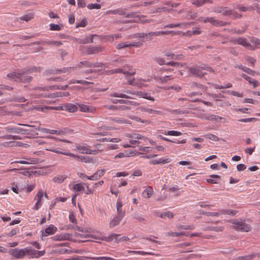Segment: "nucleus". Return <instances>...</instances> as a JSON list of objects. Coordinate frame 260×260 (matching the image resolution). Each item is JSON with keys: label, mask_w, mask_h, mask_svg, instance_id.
<instances>
[{"label": "nucleus", "mask_w": 260, "mask_h": 260, "mask_svg": "<svg viewBox=\"0 0 260 260\" xmlns=\"http://www.w3.org/2000/svg\"><path fill=\"white\" fill-rule=\"evenodd\" d=\"M57 230V229L53 224H50L45 231H42V236H48L54 234Z\"/></svg>", "instance_id": "13"}, {"label": "nucleus", "mask_w": 260, "mask_h": 260, "mask_svg": "<svg viewBox=\"0 0 260 260\" xmlns=\"http://www.w3.org/2000/svg\"><path fill=\"white\" fill-rule=\"evenodd\" d=\"M80 110L83 112H93L95 109L94 107L92 106H88L83 104L79 105Z\"/></svg>", "instance_id": "18"}, {"label": "nucleus", "mask_w": 260, "mask_h": 260, "mask_svg": "<svg viewBox=\"0 0 260 260\" xmlns=\"http://www.w3.org/2000/svg\"><path fill=\"white\" fill-rule=\"evenodd\" d=\"M11 255L16 258H22L25 255H28L29 258L32 257V250L30 248H25L24 249H12L9 251Z\"/></svg>", "instance_id": "1"}, {"label": "nucleus", "mask_w": 260, "mask_h": 260, "mask_svg": "<svg viewBox=\"0 0 260 260\" xmlns=\"http://www.w3.org/2000/svg\"><path fill=\"white\" fill-rule=\"evenodd\" d=\"M40 128V124L39 122L34 121V139L40 137V132L38 131L39 129H42Z\"/></svg>", "instance_id": "22"}, {"label": "nucleus", "mask_w": 260, "mask_h": 260, "mask_svg": "<svg viewBox=\"0 0 260 260\" xmlns=\"http://www.w3.org/2000/svg\"><path fill=\"white\" fill-rule=\"evenodd\" d=\"M243 103H250L252 104H256L257 102L252 99L246 98L244 100Z\"/></svg>", "instance_id": "61"}, {"label": "nucleus", "mask_w": 260, "mask_h": 260, "mask_svg": "<svg viewBox=\"0 0 260 260\" xmlns=\"http://www.w3.org/2000/svg\"><path fill=\"white\" fill-rule=\"evenodd\" d=\"M204 214L209 216H218L221 214V211L219 212H206L204 213Z\"/></svg>", "instance_id": "52"}, {"label": "nucleus", "mask_w": 260, "mask_h": 260, "mask_svg": "<svg viewBox=\"0 0 260 260\" xmlns=\"http://www.w3.org/2000/svg\"><path fill=\"white\" fill-rule=\"evenodd\" d=\"M252 43L255 45V46H260V40L256 38H252L251 39Z\"/></svg>", "instance_id": "63"}, {"label": "nucleus", "mask_w": 260, "mask_h": 260, "mask_svg": "<svg viewBox=\"0 0 260 260\" xmlns=\"http://www.w3.org/2000/svg\"><path fill=\"white\" fill-rule=\"evenodd\" d=\"M63 154L65 155H67V156H71V157H74L75 158H76L78 160H80V159H79V157H81V155H75V154H73L72 153H70V152H64V153H63Z\"/></svg>", "instance_id": "59"}, {"label": "nucleus", "mask_w": 260, "mask_h": 260, "mask_svg": "<svg viewBox=\"0 0 260 260\" xmlns=\"http://www.w3.org/2000/svg\"><path fill=\"white\" fill-rule=\"evenodd\" d=\"M73 132V131L72 129H69L68 128H64L62 130L59 131V133H61L60 135L67 134H71Z\"/></svg>", "instance_id": "57"}, {"label": "nucleus", "mask_w": 260, "mask_h": 260, "mask_svg": "<svg viewBox=\"0 0 260 260\" xmlns=\"http://www.w3.org/2000/svg\"><path fill=\"white\" fill-rule=\"evenodd\" d=\"M79 159H80V160L82 162L86 163L90 162L89 158L85 156L81 155V157H79Z\"/></svg>", "instance_id": "62"}, {"label": "nucleus", "mask_w": 260, "mask_h": 260, "mask_svg": "<svg viewBox=\"0 0 260 260\" xmlns=\"http://www.w3.org/2000/svg\"><path fill=\"white\" fill-rule=\"evenodd\" d=\"M68 88V85H66L64 86L62 85H53L50 86H45L43 87H36L34 88V90L36 91L38 89L44 91H48L50 89H58V90H65Z\"/></svg>", "instance_id": "9"}, {"label": "nucleus", "mask_w": 260, "mask_h": 260, "mask_svg": "<svg viewBox=\"0 0 260 260\" xmlns=\"http://www.w3.org/2000/svg\"><path fill=\"white\" fill-rule=\"evenodd\" d=\"M205 137L206 138L211 140L212 141H216L218 140V137L216 136H215L213 134H207L206 135H205Z\"/></svg>", "instance_id": "54"}, {"label": "nucleus", "mask_w": 260, "mask_h": 260, "mask_svg": "<svg viewBox=\"0 0 260 260\" xmlns=\"http://www.w3.org/2000/svg\"><path fill=\"white\" fill-rule=\"evenodd\" d=\"M230 222L234 224V228L237 231L248 232L251 230V226L247 224L244 220L234 219L231 220Z\"/></svg>", "instance_id": "2"}, {"label": "nucleus", "mask_w": 260, "mask_h": 260, "mask_svg": "<svg viewBox=\"0 0 260 260\" xmlns=\"http://www.w3.org/2000/svg\"><path fill=\"white\" fill-rule=\"evenodd\" d=\"M246 60L247 61V63L250 64H254L256 63V60L252 57L247 56Z\"/></svg>", "instance_id": "64"}, {"label": "nucleus", "mask_w": 260, "mask_h": 260, "mask_svg": "<svg viewBox=\"0 0 260 260\" xmlns=\"http://www.w3.org/2000/svg\"><path fill=\"white\" fill-rule=\"evenodd\" d=\"M101 142H118L120 141V139L118 138H102L100 140Z\"/></svg>", "instance_id": "51"}, {"label": "nucleus", "mask_w": 260, "mask_h": 260, "mask_svg": "<svg viewBox=\"0 0 260 260\" xmlns=\"http://www.w3.org/2000/svg\"><path fill=\"white\" fill-rule=\"evenodd\" d=\"M131 252L135 253V254H139L141 255H155L156 256H160V255L158 253H154L151 252H145L143 251H132Z\"/></svg>", "instance_id": "30"}, {"label": "nucleus", "mask_w": 260, "mask_h": 260, "mask_svg": "<svg viewBox=\"0 0 260 260\" xmlns=\"http://www.w3.org/2000/svg\"><path fill=\"white\" fill-rule=\"evenodd\" d=\"M54 241H60L66 239V236L63 235H55L52 238Z\"/></svg>", "instance_id": "55"}, {"label": "nucleus", "mask_w": 260, "mask_h": 260, "mask_svg": "<svg viewBox=\"0 0 260 260\" xmlns=\"http://www.w3.org/2000/svg\"><path fill=\"white\" fill-rule=\"evenodd\" d=\"M110 95L112 97H117L125 99H130L131 97L124 93H119L116 92H112L110 94Z\"/></svg>", "instance_id": "31"}, {"label": "nucleus", "mask_w": 260, "mask_h": 260, "mask_svg": "<svg viewBox=\"0 0 260 260\" xmlns=\"http://www.w3.org/2000/svg\"><path fill=\"white\" fill-rule=\"evenodd\" d=\"M123 218V216H120V215H117L109 223V227L112 228L116 225H117L119 224Z\"/></svg>", "instance_id": "19"}, {"label": "nucleus", "mask_w": 260, "mask_h": 260, "mask_svg": "<svg viewBox=\"0 0 260 260\" xmlns=\"http://www.w3.org/2000/svg\"><path fill=\"white\" fill-rule=\"evenodd\" d=\"M44 195V192L42 190H40L38 191L36 196H35V200H37V202L35 205V208L36 209H38L42 205L41 203L42 198Z\"/></svg>", "instance_id": "16"}, {"label": "nucleus", "mask_w": 260, "mask_h": 260, "mask_svg": "<svg viewBox=\"0 0 260 260\" xmlns=\"http://www.w3.org/2000/svg\"><path fill=\"white\" fill-rule=\"evenodd\" d=\"M1 138L3 139H13V140H19L20 139V137L16 135H7L3 136L1 137Z\"/></svg>", "instance_id": "40"}, {"label": "nucleus", "mask_w": 260, "mask_h": 260, "mask_svg": "<svg viewBox=\"0 0 260 260\" xmlns=\"http://www.w3.org/2000/svg\"><path fill=\"white\" fill-rule=\"evenodd\" d=\"M171 161V160L169 158H165L164 159H159L158 160L157 159H153L149 161V164L151 165H156V164H166L168 162H169Z\"/></svg>", "instance_id": "26"}, {"label": "nucleus", "mask_w": 260, "mask_h": 260, "mask_svg": "<svg viewBox=\"0 0 260 260\" xmlns=\"http://www.w3.org/2000/svg\"><path fill=\"white\" fill-rule=\"evenodd\" d=\"M233 44H237L248 48L249 49H253L249 43L248 42L247 40L244 38H239L238 39H233L232 41Z\"/></svg>", "instance_id": "8"}, {"label": "nucleus", "mask_w": 260, "mask_h": 260, "mask_svg": "<svg viewBox=\"0 0 260 260\" xmlns=\"http://www.w3.org/2000/svg\"><path fill=\"white\" fill-rule=\"evenodd\" d=\"M156 216L161 218H165L166 217H168L170 219L174 217L173 214L170 211L165 212L164 213H157Z\"/></svg>", "instance_id": "25"}, {"label": "nucleus", "mask_w": 260, "mask_h": 260, "mask_svg": "<svg viewBox=\"0 0 260 260\" xmlns=\"http://www.w3.org/2000/svg\"><path fill=\"white\" fill-rule=\"evenodd\" d=\"M66 107V109L70 112H75L77 110V107L74 104H68Z\"/></svg>", "instance_id": "41"}, {"label": "nucleus", "mask_w": 260, "mask_h": 260, "mask_svg": "<svg viewBox=\"0 0 260 260\" xmlns=\"http://www.w3.org/2000/svg\"><path fill=\"white\" fill-rule=\"evenodd\" d=\"M239 68L250 75H253L254 71L248 68L246 66H239Z\"/></svg>", "instance_id": "44"}, {"label": "nucleus", "mask_w": 260, "mask_h": 260, "mask_svg": "<svg viewBox=\"0 0 260 260\" xmlns=\"http://www.w3.org/2000/svg\"><path fill=\"white\" fill-rule=\"evenodd\" d=\"M87 24V20L86 19H83L79 23H77L76 28L79 27H85Z\"/></svg>", "instance_id": "58"}, {"label": "nucleus", "mask_w": 260, "mask_h": 260, "mask_svg": "<svg viewBox=\"0 0 260 260\" xmlns=\"http://www.w3.org/2000/svg\"><path fill=\"white\" fill-rule=\"evenodd\" d=\"M188 70L191 74L199 77H202L206 74V70L213 72L212 69L209 66H207L206 68L201 66H193L188 68Z\"/></svg>", "instance_id": "4"}, {"label": "nucleus", "mask_w": 260, "mask_h": 260, "mask_svg": "<svg viewBox=\"0 0 260 260\" xmlns=\"http://www.w3.org/2000/svg\"><path fill=\"white\" fill-rule=\"evenodd\" d=\"M46 149L48 151H50L55 152V153H58V154H63V153H64V152L60 150V149L54 148V147H48V148H46Z\"/></svg>", "instance_id": "50"}, {"label": "nucleus", "mask_w": 260, "mask_h": 260, "mask_svg": "<svg viewBox=\"0 0 260 260\" xmlns=\"http://www.w3.org/2000/svg\"><path fill=\"white\" fill-rule=\"evenodd\" d=\"M214 120L217 122H223V123H225L226 122V120L225 118L220 117L219 116H216V115H215Z\"/></svg>", "instance_id": "60"}, {"label": "nucleus", "mask_w": 260, "mask_h": 260, "mask_svg": "<svg viewBox=\"0 0 260 260\" xmlns=\"http://www.w3.org/2000/svg\"><path fill=\"white\" fill-rule=\"evenodd\" d=\"M66 70H68V69H64L63 70H48V71H46L44 72V75L46 76H49L52 74H60L62 72H65Z\"/></svg>", "instance_id": "27"}, {"label": "nucleus", "mask_w": 260, "mask_h": 260, "mask_svg": "<svg viewBox=\"0 0 260 260\" xmlns=\"http://www.w3.org/2000/svg\"><path fill=\"white\" fill-rule=\"evenodd\" d=\"M238 211L235 210H222L221 211V214H228L235 216Z\"/></svg>", "instance_id": "38"}, {"label": "nucleus", "mask_w": 260, "mask_h": 260, "mask_svg": "<svg viewBox=\"0 0 260 260\" xmlns=\"http://www.w3.org/2000/svg\"><path fill=\"white\" fill-rule=\"evenodd\" d=\"M50 30H60L63 27V25L61 24H56L54 23H51L49 24Z\"/></svg>", "instance_id": "33"}, {"label": "nucleus", "mask_w": 260, "mask_h": 260, "mask_svg": "<svg viewBox=\"0 0 260 260\" xmlns=\"http://www.w3.org/2000/svg\"><path fill=\"white\" fill-rule=\"evenodd\" d=\"M122 203L121 202L118 201L116 204V209L117 212V215L120 216H123L125 215V212L122 211Z\"/></svg>", "instance_id": "28"}, {"label": "nucleus", "mask_w": 260, "mask_h": 260, "mask_svg": "<svg viewBox=\"0 0 260 260\" xmlns=\"http://www.w3.org/2000/svg\"><path fill=\"white\" fill-rule=\"evenodd\" d=\"M88 9H100L101 8V5L98 4H90L87 6Z\"/></svg>", "instance_id": "46"}, {"label": "nucleus", "mask_w": 260, "mask_h": 260, "mask_svg": "<svg viewBox=\"0 0 260 260\" xmlns=\"http://www.w3.org/2000/svg\"><path fill=\"white\" fill-rule=\"evenodd\" d=\"M43 44L44 45H53L59 47L62 45V43L61 42L57 41H45L43 42Z\"/></svg>", "instance_id": "29"}, {"label": "nucleus", "mask_w": 260, "mask_h": 260, "mask_svg": "<svg viewBox=\"0 0 260 260\" xmlns=\"http://www.w3.org/2000/svg\"><path fill=\"white\" fill-rule=\"evenodd\" d=\"M48 173V170L45 168H38L34 166V176L45 175Z\"/></svg>", "instance_id": "14"}, {"label": "nucleus", "mask_w": 260, "mask_h": 260, "mask_svg": "<svg viewBox=\"0 0 260 260\" xmlns=\"http://www.w3.org/2000/svg\"><path fill=\"white\" fill-rule=\"evenodd\" d=\"M53 108L52 107L44 106L42 107L40 106H34V109H35L39 111H43L45 112L48 109H52Z\"/></svg>", "instance_id": "37"}, {"label": "nucleus", "mask_w": 260, "mask_h": 260, "mask_svg": "<svg viewBox=\"0 0 260 260\" xmlns=\"http://www.w3.org/2000/svg\"><path fill=\"white\" fill-rule=\"evenodd\" d=\"M64 179H65V177H63V176H62V175H58L57 176L55 177L53 179V181L54 182H56V183H61L63 181Z\"/></svg>", "instance_id": "49"}, {"label": "nucleus", "mask_w": 260, "mask_h": 260, "mask_svg": "<svg viewBox=\"0 0 260 260\" xmlns=\"http://www.w3.org/2000/svg\"><path fill=\"white\" fill-rule=\"evenodd\" d=\"M178 228L179 229L182 230H193L194 229V226L192 225H180L178 226Z\"/></svg>", "instance_id": "56"}, {"label": "nucleus", "mask_w": 260, "mask_h": 260, "mask_svg": "<svg viewBox=\"0 0 260 260\" xmlns=\"http://www.w3.org/2000/svg\"><path fill=\"white\" fill-rule=\"evenodd\" d=\"M164 134L166 135L175 136H180L182 134V133L180 132L175 131H168L167 132H165Z\"/></svg>", "instance_id": "45"}, {"label": "nucleus", "mask_w": 260, "mask_h": 260, "mask_svg": "<svg viewBox=\"0 0 260 260\" xmlns=\"http://www.w3.org/2000/svg\"><path fill=\"white\" fill-rule=\"evenodd\" d=\"M76 148L79 152L82 154H96L98 153V150L90 149V147L86 144L80 145L77 144Z\"/></svg>", "instance_id": "5"}, {"label": "nucleus", "mask_w": 260, "mask_h": 260, "mask_svg": "<svg viewBox=\"0 0 260 260\" xmlns=\"http://www.w3.org/2000/svg\"><path fill=\"white\" fill-rule=\"evenodd\" d=\"M38 131L40 132V137H44L45 134H50L53 135H60L61 133L59 131L54 129H49L47 128L39 129Z\"/></svg>", "instance_id": "12"}, {"label": "nucleus", "mask_w": 260, "mask_h": 260, "mask_svg": "<svg viewBox=\"0 0 260 260\" xmlns=\"http://www.w3.org/2000/svg\"><path fill=\"white\" fill-rule=\"evenodd\" d=\"M133 218L139 222H142L145 221V219L142 217V215L139 213H135L134 214Z\"/></svg>", "instance_id": "43"}, {"label": "nucleus", "mask_w": 260, "mask_h": 260, "mask_svg": "<svg viewBox=\"0 0 260 260\" xmlns=\"http://www.w3.org/2000/svg\"><path fill=\"white\" fill-rule=\"evenodd\" d=\"M119 236V234L113 233L107 237H102V238H101V240L103 241H107V242H110V241H112L114 239L117 242V240H118V237Z\"/></svg>", "instance_id": "24"}, {"label": "nucleus", "mask_w": 260, "mask_h": 260, "mask_svg": "<svg viewBox=\"0 0 260 260\" xmlns=\"http://www.w3.org/2000/svg\"><path fill=\"white\" fill-rule=\"evenodd\" d=\"M7 77L17 82H29L31 80L30 76L25 75L24 72L20 73L13 72L8 74Z\"/></svg>", "instance_id": "3"}, {"label": "nucleus", "mask_w": 260, "mask_h": 260, "mask_svg": "<svg viewBox=\"0 0 260 260\" xmlns=\"http://www.w3.org/2000/svg\"><path fill=\"white\" fill-rule=\"evenodd\" d=\"M107 15H115L118 14L120 15H126L125 17L127 18H135L136 17L137 14L136 13L132 12L128 14H126L125 9H117L114 10H108L106 12Z\"/></svg>", "instance_id": "6"}, {"label": "nucleus", "mask_w": 260, "mask_h": 260, "mask_svg": "<svg viewBox=\"0 0 260 260\" xmlns=\"http://www.w3.org/2000/svg\"><path fill=\"white\" fill-rule=\"evenodd\" d=\"M84 187L81 183L76 184L74 185L73 189L76 191H80L84 189Z\"/></svg>", "instance_id": "53"}, {"label": "nucleus", "mask_w": 260, "mask_h": 260, "mask_svg": "<svg viewBox=\"0 0 260 260\" xmlns=\"http://www.w3.org/2000/svg\"><path fill=\"white\" fill-rule=\"evenodd\" d=\"M138 95H141L142 98L149 100L150 101H154V99L153 97L151 96L150 93H149L142 92L141 91H140L138 92Z\"/></svg>", "instance_id": "32"}, {"label": "nucleus", "mask_w": 260, "mask_h": 260, "mask_svg": "<svg viewBox=\"0 0 260 260\" xmlns=\"http://www.w3.org/2000/svg\"><path fill=\"white\" fill-rule=\"evenodd\" d=\"M241 76L243 78H244L245 80L248 81L249 83H252L254 87H255L256 86L257 82L256 81V80H253V81H251V78L249 76H248L247 75H246V74H241Z\"/></svg>", "instance_id": "48"}, {"label": "nucleus", "mask_w": 260, "mask_h": 260, "mask_svg": "<svg viewBox=\"0 0 260 260\" xmlns=\"http://www.w3.org/2000/svg\"><path fill=\"white\" fill-rule=\"evenodd\" d=\"M208 2L210 3V0H192V4L193 5H196L197 7L201 6Z\"/></svg>", "instance_id": "34"}, {"label": "nucleus", "mask_w": 260, "mask_h": 260, "mask_svg": "<svg viewBox=\"0 0 260 260\" xmlns=\"http://www.w3.org/2000/svg\"><path fill=\"white\" fill-rule=\"evenodd\" d=\"M32 18V14L31 13H29L28 14H25L21 17H19V19L22 20H24L26 22H28Z\"/></svg>", "instance_id": "42"}, {"label": "nucleus", "mask_w": 260, "mask_h": 260, "mask_svg": "<svg viewBox=\"0 0 260 260\" xmlns=\"http://www.w3.org/2000/svg\"><path fill=\"white\" fill-rule=\"evenodd\" d=\"M102 51L100 46L89 47L85 49V52L87 54H96Z\"/></svg>", "instance_id": "15"}, {"label": "nucleus", "mask_w": 260, "mask_h": 260, "mask_svg": "<svg viewBox=\"0 0 260 260\" xmlns=\"http://www.w3.org/2000/svg\"><path fill=\"white\" fill-rule=\"evenodd\" d=\"M45 253V250L40 251L34 250V258H39L40 256L44 255Z\"/></svg>", "instance_id": "39"}, {"label": "nucleus", "mask_w": 260, "mask_h": 260, "mask_svg": "<svg viewBox=\"0 0 260 260\" xmlns=\"http://www.w3.org/2000/svg\"><path fill=\"white\" fill-rule=\"evenodd\" d=\"M111 72L112 74H113V73H123L125 76L126 77H127L130 76L134 75L136 73V71L134 70L131 69V70H129V71H127L125 69L123 70V69H120V68L114 70H112Z\"/></svg>", "instance_id": "11"}, {"label": "nucleus", "mask_w": 260, "mask_h": 260, "mask_svg": "<svg viewBox=\"0 0 260 260\" xmlns=\"http://www.w3.org/2000/svg\"><path fill=\"white\" fill-rule=\"evenodd\" d=\"M111 102L113 104H124L126 105H134V106H137L139 105L138 103L134 102V101H128V100H118V99H115V100H112Z\"/></svg>", "instance_id": "17"}, {"label": "nucleus", "mask_w": 260, "mask_h": 260, "mask_svg": "<svg viewBox=\"0 0 260 260\" xmlns=\"http://www.w3.org/2000/svg\"><path fill=\"white\" fill-rule=\"evenodd\" d=\"M173 32L172 31H155V32H151L148 34L141 33L139 34L138 35V37L144 38L145 37H148L150 39L152 38L153 37L159 36L160 35H169Z\"/></svg>", "instance_id": "7"}, {"label": "nucleus", "mask_w": 260, "mask_h": 260, "mask_svg": "<svg viewBox=\"0 0 260 260\" xmlns=\"http://www.w3.org/2000/svg\"><path fill=\"white\" fill-rule=\"evenodd\" d=\"M165 55L167 56L171 57L172 58H176L177 59H181L183 58V56L182 55H175L174 54L171 53V52H166Z\"/></svg>", "instance_id": "47"}, {"label": "nucleus", "mask_w": 260, "mask_h": 260, "mask_svg": "<svg viewBox=\"0 0 260 260\" xmlns=\"http://www.w3.org/2000/svg\"><path fill=\"white\" fill-rule=\"evenodd\" d=\"M127 136L134 139H143L144 141L148 140L147 138L144 137L142 135L137 134H129L127 135Z\"/></svg>", "instance_id": "35"}, {"label": "nucleus", "mask_w": 260, "mask_h": 260, "mask_svg": "<svg viewBox=\"0 0 260 260\" xmlns=\"http://www.w3.org/2000/svg\"><path fill=\"white\" fill-rule=\"evenodd\" d=\"M189 23H182L176 24H170L164 26V28H174L179 27L181 28L188 27L190 25Z\"/></svg>", "instance_id": "21"}, {"label": "nucleus", "mask_w": 260, "mask_h": 260, "mask_svg": "<svg viewBox=\"0 0 260 260\" xmlns=\"http://www.w3.org/2000/svg\"><path fill=\"white\" fill-rule=\"evenodd\" d=\"M153 193V188L151 186H148L142 192V196L144 198H150Z\"/></svg>", "instance_id": "23"}, {"label": "nucleus", "mask_w": 260, "mask_h": 260, "mask_svg": "<svg viewBox=\"0 0 260 260\" xmlns=\"http://www.w3.org/2000/svg\"><path fill=\"white\" fill-rule=\"evenodd\" d=\"M4 128L6 132L9 133L20 134L22 133L23 131L21 128L17 127L7 126Z\"/></svg>", "instance_id": "20"}, {"label": "nucleus", "mask_w": 260, "mask_h": 260, "mask_svg": "<svg viewBox=\"0 0 260 260\" xmlns=\"http://www.w3.org/2000/svg\"><path fill=\"white\" fill-rule=\"evenodd\" d=\"M142 45L141 42H132V43H121L117 45L116 48L120 49L124 47H140Z\"/></svg>", "instance_id": "10"}, {"label": "nucleus", "mask_w": 260, "mask_h": 260, "mask_svg": "<svg viewBox=\"0 0 260 260\" xmlns=\"http://www.w3.org/2000/svg\"><path fill=\"white\" fill-rule=\"evenodd\" d=\"M217 12L220 13H222L223 15H230L231 14V11L228 8L226 7H221L219 8V9L217 10Z\"/></svg>", "instance_id": "36"}]
</instances>
